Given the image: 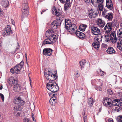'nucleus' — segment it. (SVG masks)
Here are the masks:
<instances>
[{"mask_svg":"<svg viewBox=\"0 0 122 122\" xmlns=\"http://www.w3.org/2000/svg\"><path fill=\"white\" fill-rule=\"evenodd\" d=\"M103 16L105 18L107 19L108 21H111L113 17V14L112 12H110L107 14H103Z\"/></svg>","mask_w":122,"mask_h":122,"instance_id":"nucleus-16","label":"nucleus"},{"mask_svg":"<svg viewBox=\"0 0 122 122\" xmlns=\"http://www.w3.org/2000/svg\"><path fill=\"white\" fill-rule=\"evenodd\" d=\"M85 35L83 32H81L79 36V38L80 39H83L85 37Z\"/></svg>","mask_w":122,"mask_h":122,"instance_id":"nucleus-35","label":"nucleus"},{"mask_svg":"<svg viewBox=\"0 0 122 122\" xmlns=\"http://www.w3.org/2000/svg\"><path fill=\"white\" fill-rule=\"evenodd\" d=\"M96 40L97 41H98V43H99L100 42V41H99V40H100V39H99V38H98V37H97V38H96Z\"/></svg>","mask_w":122,"mask_h":122,"instance_id":"nucleus-59","label":"nucleus"},{"mask_svg":"<svg viewBox=\"0 0 122 122\" xmlns=\"http://www.w3.org/2000/svg\"><path fill=\"white\" fill-rule=\"evenodd\" d=\"M52 99V100L53 102L55 103L56 102V98H52H52H51Z\"/></svg>","mask_w":122,"mask_h":122,"instance_id":"nucleus-56","label":"nucleus"},{"mask_svg":"<svg viewBox=\"0 0 122 122\" xmlns=\"http://www.w3.org/2000/svg\"><path fill=\"white\" fill-rule=\"evenodd\" d=\"M12 24L14 25L15 26V22H14V20H12Z\"/></svg>","mask_w":122,"mask_h":122,"instance_id":"nucleus-60","label":"nucleus"},{"mask_svg":"<svg viewBox=\"0 0 122 122\" xmlns=\"http://www.w3.org/2000/svg\"><path fill=\"white\" fill-rule=\"evenodd\" d=\"M97 35L95 37V38H97V37H98L100 39V41H101L102 40L103 37L102 35L101 34H98V33H97Z\"/></svg>","mask_w":122,"mask_h":122,"instance_id":"nucleus-32","label":"nucleus"},{"mask_svg":"<svg viewBox=\"0 0 122 122\" xmlns=\"http://www.w3.org/2000/svg\"><path fill=\"white\" fill-rule=\"evenodd\" d=\"M117 33L118 36V39L120 41L117 42V47L119 50L122 51V28L118 30Z\"/></svg>","mask_w":122,"mask_h":122,"instance_id":"nucleus-8","label":"nucleus"},{"mask_svg":"<svg viewBox=\"0 0 122 122\" xmlns=\"http://www.w3.org/2000/svg\"><path fill=\"white\" fill-rule=\"evenodd\" d=\"M120 107V106H117L115 107V110H116L117 112H119V111L121 110V108Z\"/></svg>","mask_w":122,"mask_h":122,"instance_id":"nucleus-42","label":"nucleus"},{"mask_svg":"<svg viewBox=\"0 0 122 122\" xmlns=\"http://www.w3.org/2000/svg\"><path fill=\"white\" fill-rule=\"evenodd\" d=\"M71 21L67 19L65 20V28L68 30V31L71 34L74 33V32L77 30L76 25L75 24H69L71 23Z\"/></svg>","mask_w":122,"mask_h":122,"instance_id":"nucleus-3","label":"nucleus"},{"mask_svg":"<svg viewBox=\"0 0 122 122\" xmlns=\"http://www.w3.org/2000/svg\"><path fill=\"white\" fill-rule=\"evenodd\" d=\"M24 62L23 61H22L19 64H17L13 68H11L10 69V71L13 74L15 73L19 74L20 73V71L23 66Z\"/></svg>","mask_w":122,"mask_h":122,"instance_id":"nucleus-7","label":"nucleus"},{"mask_svg":"<svg viewBox=\"0 0 122 122\" xmlns=\"http://www.w3.org/2000/svg\"><path fill=\"white\" fill-rule=\"evenodd\" d=\"M106 6L109 10H112L113 9V4L111 0H106Z\"/></svg>","mask_w":122,"mask_h":122,"instance_id":"nucleus-19","label":"nucleus"},{"mask_svg":"<svg viewBox=\"0 0 122 122\" xmlns=\"http://www.w3.org/2000/svg\"><path fill=\"white\" fill-rule=\"evenodd\" d=\"M3 33L7 35H9L11 34L12 33V31L10 26L9 25L6 26L5 28L3 30Z\"/></svg>","mask_w":122,"mask_h":122,"instance_id":"nucleus-14","label":"nucleus"},{"mask_svg":"<svg viewBox=\"0 0 122 122\" xmlns=\"http://www.w3.org/2000/svg\"><path fill=\"white\" fill-rule=\"evenodd\" d=\"M97 23L101 28H103L105 25V22L101 19H99L97 20Z\"/></svg>","mask_w":122,"mask_h":122,"instance_id":"nucleus-22","label":"nucleus"},{"mask_svg":"<svg viewBox=\"0 0 122 122\" xmlns=\"http://www.w3.org/2000/svg\"><path fill=\"white\" fill-rule=\"evenodd\" d=\"M110 36V39L111 41L113 39H114V37H113L112 36Z\"/></svg>","mask_w":122,"mask_h":122,"instance_id":"nucleus-58","label":"nucleus"},{"mask_svg":"<svg viewBox=\"0 0 122 122\" xmlns=\"http://www.w3.org/2000/svg\"><path fill=\"white\" fill-rule=\"evenodd\" d=\"M70 0H66V3L64 5V9L66 11L68 9L71 7Z\"/></svg>","mask_w":122,"mask_h":122,"instance_id":"nucleus-20","label":"nucleus"},{"mask_svg":"<svg viewBox=\"0 0 122 122\" xmlns=\"http://www.w3.org/2000/svg\"><path fill=\"white\" fill-rule=\"evenodd\" d=\"M0 4L3 8H5L9 5V3L8 0H1Z\"/></svg>","mask_w":122,"mask_h":122,"instance_id":"nucleus-21","label":"nucleus"},{"mask_svg":"<svg viewBox=\"0 0 122 122\" xmlns=\"http://www.w3.org/2000/svg\"><path fill=\"white\" fill-rule=\"evenodd\" d=\"M109 122H113V120L112 119H110L108 120Z\"/></svg>","mask_w":122,"mask_h":122,"instance_id":"nucleus-61","label":"nucleus"},{"mask_svg":"<svg viewBox=\"0 0 122 122\" xmlns=\"http://www.w3.org/2000/svg\"><path fill=\"white\" fill-rule=\"evenodd\" d=\"M83 119L84 122H87V117H86V118H83Z\"/></svg>","mask_w":122,"mask_h":122,"instance_id":"nucleus-57","label":"nucleus"},{"mask_svg":"<svg viewBox=\"0 0 122 122\" xmlns=\"http://www.w3.org/2000/svg\"><path fill=\"white\" fill-rule=\"evenodd\" d=\"M3 12L2 10L0 8V16H1L3 15Z\"/></svg>","mask_w":122,"mask_h":122,"instance_id":"nucleus-50","label":"nucleus"},{"mask_svg":"<svg viewBox=\"0 0 122 122\" xmlns=\"http://www.w3.org/2000/svg\"><path fill=\"white\" fill-rule=\"evenodd\" d=\"M58 38V36L57 34L56 33L53 34L51 35L50 37V39L49 38H47L45 39L43 41V43L42 44V46L43 45L46 44H51L53 43V42L51 41L55 40V39Z\"/></svg>","mask_w":122,"mask_h":122,"instance_id":"nucleus-9","label":"nucleus"},{"mask_svg":"<svg viewBox=\"0 0 122 122\" xmlns=\"http://www.w3.org/2000/svg\"><path fill=\"white\" fill-rule=\"evenodd\" d=\"M117 105H116V106H121L122 105V101L121 100L117 99Z\"/></svg>","mask_w":122,"mask_h":122,"instance_id":"nucleus-30","label":"nucleus"},{"mask_svg":"<svg viewBox=\"0 0 122 122\" xmlns=\"http://www.w3.org/2000/svg\"><path fill=\"white\" fill-rule=\"evenodd\" d=\"M24 102L20 97H15L13 100L14 104L20 106H23L24 104Z\"/></svg>","mask_w":122,"mask_h":122,"instance_id":"nucleus-11","label":"nucleus"},{"mask_svg":"<svg viewBox=\"0 0 122 122\" xmlns=\"http://www.w3.org/2000/svg\"><path fill=\"white\" fill-rule=\"evenodd\" d=\"M87 27L86 25L83 24L80 25L79 27V30L83 32L85 30V29Z\"/></svg>","mask_w":122,"mask_h":122,"instance_id":"nucleus-24","label":"nucleus"},{"mask_svg":"<svg viewBox=\"0 0 122 122\" xmlns=\"http://www.w3.org/2000/svg\"><path fill=\"white\" fill-rule=\"evenodd\" d=\"M44 74L46 79L49 81H53L57 78V73H56L55 74H53L51 72L48 70L47 71L46 70L44 71Z\"/></svg>","mask_w":122,"mask_h":122,"instance_id":"nucleus-5","label":"nucleus"},{"mask_svg":"<svg viewBox=\"0 0 122 122\" xmlns=\"http://www.w3.org/2000/svg\"><path fill=\"white\" fill-rule=\"evenodd\" d=\"M109 36H110L113 37H114V38L116 36V35L115 34V31H113L110 34L109 33ZM109 36H108V37H109Z\"/></svg>","mask_w":122,"mask_h":122,"instance_id":"nucleus-37","label":"nucleus"},{"mask_svg":"<svg viewBox=\"0 0 122 122\" xmlns=\"http://www.w3.org/2000/svg\"><path fill=\"white\" fill-rule=\"evenodd\" d=\"M111 23L113 27L116 26V27H117L119 26V23L118 21L117 20H113Z\"/></svg>","mask_w":122,"mask_h":122,"instance_id":"nucleus-25","label":"nucleus"},{"mask_svg":"<svg viewBox=\"0 0 122 122\" xmlns=\"http://www.w3.org/2000/svg\"><path fill=\"white\" fill-rule=\"evenodd\" d=\"M86 61L85 60L83 59L79 62L80 66L82 68H83L84 67V65L86 63Z\"/></svg>","mask_w":122,"mask_h":122,"instance_id":"nucleus-29","label":"nucleus"},{"mask_svg":"<svg viewBox=\"0 0 122 122\" xmlns=\"http://www.w3.org/2000/svg\"><path fill=\"white\" fill-rule=\"evenodd\" d=\"M0 96L1 97V98L2 100V101H3L4 100V95L2 93H0Z\"/></svg>","mask_w":122,"mask_h":122,"instance_id":"nucleus-49","label":"nucleus"},{"mask_svg":"<svg viewBox=\"0 0 122 122\" xmlns=\"http://www.w3.org/2000/svg\"><path fill=\"white\" fill-rule=\"evenodd\" d=\"M113 43H114L116 42L117 41V38L116 37H115L114 38V39H113L111 41Z\"/></svg>","mask_w":122,"mask_h":122,"instance_id":"nucleus-46","label":"nucleus"},{"mask_svg":"<svg viewBox=\"0 0 122 122\" xmlns=\"http://www.w3.org/2000/svg\"><path fill=\"white\" fill-rule=\"evenodd\" d=\"M23 121L24 122H29V120L25 118L23 119Z\"/></svg>","mask_w":122,"mask_h":122,"instance_id":"nucleus-52","label":"nucleus"},{"mask_svg":"<svg viewBox=\"0 0 122 122\" xmlns=\"http://www.w3.org/2000/svg\"><path fill=\"white\" fill-rule=\"evenodd\" d=\"M49 31V30H47V31H46V33L45 36H46L47 37H48L49 36L50 37L51 36L50 35H49L48 34H47V33H48L49 32V31Z\"/></svg>","mask_w":122,"mask_h":122,"instance_id":"nucleus-47","label":"nucleus"},{"mask_svg":"<svg viewBox=\"0 0 122 122\" xmlns=\"http://www.w3.org/2000/svg\"><path fill=\"white\" fill-rule=\"evenodd\" d=\"M107 92L108 94L110 95H111L113 93V92L112 90L110 89H108L107 90Z\"/></svg>","mask_w":122,"mask_h":122,"instance_id":"nucleus-41","label":"nucleus"},{"mask_svg":"<svg viewBox=\"0 0 122 122\" xmlns=\"http://www.w3.org/2000/svg\"><path fill=\"white\" fill-rule=\"evenodd\" d=\"M116 120L119 122H122V116H118L116 118Z\"/></svg>","mask_w":122,"mask_h":122,"instance_id":"nucleus-31","label":"nucleus"},{"mask_svg":"<svg viewBox=\"0 0 122 122\" xmlns=\"http://www.w3.org/2000/svg\"><path fill=\"white\" fill-rule=\"evenodd\" d=\"M94 101L92 98H90L88 99V104L89 106L92 107L93 105Z\"/></svg>","mask_w":122,"mask_h":122,"instance_id":"nucleus-26","label":"nucleus"},{"mask_svg":"<svg viewBox=\"0 0 122 122\" xmlns=\"http://www.w3.org/2000/svg\"><path fill=\"white\" fill-rule=\"evenodd\" d=\"M48 30H49V34H50V35H52L53 33V31L51 30H50L48 29Z\"/></svg>","mask_w":122,"mask_h":122,"instance_id":"nucleus-51","label":"nucleus"},{"mask_svg":"<svg viewBox=\"0 0 122 122\" xmlns=\"http://www.w3.org/2000/svg\"><path fill=\"white\" fill-rule=\"evenodd\" d=\"M61 3L63 4H64L65 3H66V0H59Z\"/></svg>","mask_w":122,"mask_h":122,"instance_id":"nucleus-55","label":"nucleus"},{"mask_svg":"<svg viewBox=\"0 0 122 122\" xmlns=\"http://www.w3.org/2000/svg\"><path fill=\"white\" fill-rule=\"evenodd\" d=\"M91 32L94 35H97L100 31V30L95 26H92L91 27Z\"/></svg>","mask_w":122,"mask_h":122,"instance_id":"nucleus-18","label":"nucleus"},{"mask_svg":"<svg viewBox=\"0 0 122 122\" xmlns=\"http://www.w3.org/2000/svg\"><path fill=\"white\" fill-rule=\"evenodd\" d=\"M9 83L11 86H13V89L14 92H18L21 90V85L18 84L17 80L15 77H11L10 79Z\"/></svg>","mask_w":122,"mask_h":122,"instance_id":"nucleus-2","label":"nucleus"},{"mask_svg":"<svg viewBox=\"0 0 122 122\" xmlns=\"http://www.w3.org/2000/svg\"><path fill=\"white\" fill-rule=\"evenodd\" d=\"M49 102L50 104H51L52 105L53 103V102L52 100V99H50L49 100Z\"/></svg>","mask_w":122,"mask_h":122,"instance_id":"nucleus-53","label":"nucleus"},{"mask_svg":"<svg viewBox=\"0 0 122 122\" xmlns=\"http://www.w3.org/2000/svg\"><path fill=\"white\" fill-rule=\"evenodd\" d=\"M102 15H103V13H104V14H105V13L107 12L108 10L106 9H103L102 10Z\"/></svg>","mask_w":122,"mask_h":122,"instance_id":"nucleus-48","label":"nucleus"},{"mask_svg":"<svg viewBox=\"0 0 122 122\" xmlns=\"http://www.w3.org/2000/svg\"><path fill=\"white\" fill-rule=\"evenodd\" d=\"M112 24L111 22L107 23L104 28V30L106 31L105 32L107 33V36H109V33H110V31L112 30Z\"/></svg>","mask_w":122,"mask_h":122,"instance_id":"nucleus-12","label":"nucleus"},{"mask_svg":"<svg viewBox=\"0 0 122 122\" xmlns=\"http://www.w3.org/2000/svg\"><path fill=\"white\" fill-rule=\"evenodd\" d=\"M92 45L94 48L96 49L98 48L100 46L99 43L96 41L94 42Z\"/></svg>","mask_w":122,"mask_h":122,"instance_id":"nucleus-28","label":"nucleus"},{"mask_svg":"<svg viewBox=\"0 0 122 122\" xmlns=\"http://www.w3.org/2000/svg\"><path fill=\"white\" fill-rule=\"evenodd\" d=\"M46 87L51 92L49 94L50 96H52V98L57 97V94L55 93L59 90V88L56 82L49 81L46 84Z\"/></svg>","mask_w":122,"mask_h":122,"instance_id":"nucleus-1","label":"nucleus"},{"mask_svg":"<svg viewBox=\"0 0 122 122\" xmlns=\"http://www.w3.org/2000/svg\"><path fill=\"white\" fill-rule=\"evenodd\" d=\"M92 85L94 86H102L103 85L102 81L99 79H95L92 80L91 81Z\"/></svg>","mask_w":122,"mask_h":122,"instance_id":"nucleus-13","label":"nucleus"},{"mask_svg":"<svg viewBox=\"0 0 122 122\" xmlns=\"http://www.w3.org/2000/svg\"><path fill=\"white\" fill-rule=\"evenodd\" d=\"M22 7L21 18L23 19L26 17L29 11V7L26 0H24L23 1Z\"/></svg>","mask_w":122,"mask_h":122,"instance_id":"nucleus-4","label":"nucleus"},{"mask_svg":"<svg viewBox=\"0 0 122 122\" xmlns=\"http://www.w3.org/2000/svg\"><path fill=\"white\" fill-rule=\"evenodd\" d=\"M53 50L50 48H45L43 49V54L45 56H50Z\"/></svg>","mask_w":122,"mask_h":122,"instance_id":"nucleus-17","label":"nucleus"},{"mask_svg":"<svg viewBox=\"0 0 122 122\" xmlns=\"http://www.w3.org/2000/svg\"><path fill=\"white\" fill-rule=\"evenodd\" d=\"M81 32L79 31H77L76 30L75 32H74V33H75L76 35L79 37L80 35L81 34Z\"/></svg>","mask_w":122,"mask_h":122,"instance_id":"nucleus-39","label":"nucleus"},{"mask_svg":"<svg viewBox=\"0 0 122 122\" xmlns=\"http://www.w3.org/2000/svg\"><path fill=\"white\" fill-rule=\"evenodd\" d=\"M55 13L56 15L57 16V17H60V16L61 15H60V13L58 12L56 10H55Z\"/></svg>","mask_w":122,"mask_h":122,"instance_id":"nucleus-43","label":"nucleus"},{"mask_svg":"<svg viewBox=\"0 0 122 122\" xmlns=\"http://www.w3.org/2000/svg\"><path fill=\"white\" fill-rule=\"evenodd\" d=\"M25 57H26V64H27V66H28V65L27 62V55L26 53H25Z\"/></svg>","mask_w":122,"mask_h":122,"instance_id":"nucleus-54","label":"nucleus"},{"mask_svg":"<svg viewBox=\"0 0 122 122\" xmlns=\"http://www.w3.org/2000/svg\"><path fill=\"white\" fill-rule=\"evenodd\" d=\"M117 99H114L113 101H112L111 105L114 106H116V105H117Z\"/></svg>","mask_w":122,"mask_h":122,"instance_id":"nucleus-38","label":"nucleus"},{"mask_svg":"<svg viewBox=\"0 0 122 122\" xmlns=\"http://www.w3.org/2000/svg\"><path fill=\"white\" fill-rule=\"evenodd\" d=\"M97 2H96V5H98L99 3H103L104 1V0H97Z\"/></svg>","mask_w":122,"mask_h":122,"instance_id":"nucleus-40","label":"nucleus"},{"mask_svg":"<svg viewBox=\"0 0 122 122\" xmlns=\"http://www.w3.org/2000/svg\"><path fill=\"white\" fill-rule=\"evenodd\" d=\"M112 100L110 98H107V97L105 98L103 102V105L106 107H109L111 105Z\"/></svg>","mask_w":122,"mask_h":122,"instance_id":"nucleus-15","label":"nucleus"},{"mask_svg":"<svg viewBox=\"0 0 122 122\" xmlns=\"http://www.w3.org/2000/svg\"><path fill=\"white\" fill-rule=\"evenodd\" d=\"M3 87L2 85H1L0 84V90H2V89Z\"/></svg>","mask_w":122,"mask_h":122,"instance_id":"nucleus-63","label":"nucleus"},{"mask_svg":"<svg viewBox=\"0 0 122 122\" xmlns=\"http://www.w3.org/2000/svg\"><path fill=\"white\" fill-rule=\"evenodd\" d=\"M107 52L109 54H112L115 53V51L112 47H109L106 50Z\"/></svg>","mask_w":122,"mask_h":122,"instance_id":"nucleus-23","label":"nucleus"},{"mask_svg":"<svg viewBox=\"0 0 122 122\" xmlns=\"http://www.w3.org/2000/svg\"><path fill=\"white\" fill-rule=\"evenodd\" d=\"M14 115L15 116H16L17 117H19L20 116V113L19 112H15L14 113Z\"/></svg>","mask_w":122,"mask_h":122,"instance_id":"nucleus-45","label":"nucleus"},{"mask_svg":"<svg viewBox=\"0 0 122 122\" xmlns=\"http://www.w3.org/2000/svg\"><path fill=\"white\" fill-rule=\"evenodd\" d=\"M98 5L99 9L100 11H101L103 9V3H100V4L99 5L98 4Z\"/></svg>","mask_w":122,"mask_h":122,"instance_id":"nucleus-34","label":"nucleus"},{"mask_svg":"<svg viewBox=\"0 0 122 122\" xmlns=\"http://www.w3.org/2000/svg\"><path fill=\"white\" fill-rule=\"evenodd\" d=\"M99 11L97 9H91L88 11V15L89 18H95L98 15Z\"/></svg>","mask_w":122,"mask_h":122,"instance_id":"nucleus-10","label":"nucleus"},{"mask_svg":"<svg viewBox=\"0 0 122 122\" xmlns=\"http://www.w3.org/2000/svg\"><path fill=\"white\" fill-rule=\"evenodd\" d=\"M32 119H33L34 122H36V120H35V118H34V117H32Z\"/></svg>","mask_w":122,"mask_h":122,"instance_id":"nucleus-62","label":"nucleus"},{"mask_svg":"<svg viewBox=\"0 0 122 122\" xmlns=\"http://www.w3.org/2000/svg\"><path fill=\"white\" fill-rule=\"evenodd\" d=\"M83 116V118H86L87 117L86 114V109H84L83 110V112L82 113Z\"/></svg>","mask_w":122,"mask_h":122,"instance_id":"nucleus-33","label":"nucleus"},{"mask_svg":"<svg viewBox=\"0 0 122 122\" xmlns=\"http://www.w3.org/2000/svg\"><path fill=\"white\" fill-rule=\"evenodd\" d=\"M47 10V9H46V10H45V9H43V10H42V12H44L46 10Z\"/></svg>","mask_w":122,"mask_h":122,"instance_id":"nucleus-64","label":"nucleus"},{"mask_svg":"<svg viewBox=\"0 0 122 122\" xmlns=\"http://www.w3.org/2000/svg\"><path fill=\"white\" fill-rule=\"evenodd\" d=\"M22 109V107L18 105L15 106L13 108L14 110L18 111H21Z\"/></svg>","mask_w":122,"mask_h":122,"instance_id":"nucleus-27","label":"nucleus"},{"mask_svg":"<svg viewBox=\"0 0 122 122\" xmlns=\"http://www.w3.org/2000/svg\"><path fill=\"white\" fill-rule=\"evenodd\" d=\"M64 20L63 17L62 16H60V17L57 18L56 20L53 21L51 23V28H53L54 27V29H57L60 26L62 22Z\"/></svg>","mask_w":122,"mask_h":122,"instance_id":"nucleus-6","label":"nucleus"},{"mask_svg":"<svg viewBox=\"0 0 122 122\" xmlns=\"http://www.w3.org/2000/svg\"><path fill=\"white\" fill-rule=\"evenodd\" d=\"M96 2H97V1H96V0H91L92 3L94 6L96 7L97 6L96 5Z\"/></svg>","mask_w":122,"mask_h":122,"instance_id":"nucleus-44","label":"nucleus"},{"mask_svg":"<svg viewBox=\"0 0 122 122\" xmlns=\"http://www.w3.org/2000/svg\"><path fill=\"white\" fill-rule=\"evenodd\" d=\"M102 86H98L95 87V89L98 91H101L102 90Z\"/></svg>","mask_w":122,"mask_h":122,"instance_id":"nucleus-36","label":"nucleus"}]
</instances>
